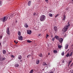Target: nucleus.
Here are the masks:
<instances>
[{"label": "nucleus", "mask_w": 73, "mask_h": 73, "mask_svg": "<svg viewBox=\"0 0 73 73\" xmlns=\"http://www.w3.org/2000/svg\"><path fill=\"white\" fill-rule=\"evenodd\" d=\"M31 55H29V54L27 56V58H29V57H31Z\"/></svg>", "instance_id": "c756f323"}, {"label": "nucleus", "mask_w": 73, "mask_h": 73, "mask_svg": "<svg viewBox=\"0 0 73 73\" xmlns=\"http://www.w3.org/2000/svg\"><path fill=\"white\" fill-rule=\"evenodd\" d=\"M48 38L47 37V36H46V38Z\"/></svg>", "instance_id": "5fc2aeb1"}, {"label": "nucleus", "mask_w": 73, "mask_h": 73, "mask_svg": "<svg viewBox=\"0 0 73 73\" xmlns=\"http://www.w3.org/2000/svg\"><path fill=\"white\" fill-rule=\"evenodd\" d=\"M66 57H68L69 56V54L68 53L67 54V55L66 56Z\"/></svg>", "instance_id": "cd10ccee"}, {"label": "nucleus", "mask_w": 73, "mask_h": 73, "mask_svg": "<svg viewBox=\"0 0 73 73\" xmlns=\"http://www.w3.org/2000/svg\"><path fill=\"white\" fill-rule=\"evenodd\" d=\"M3 52L4 54H5V53H6V51L5 50H3Z\"/></svg>", "instance_id": "a211bd4d"}, {"label": "nucleus", "mask_w": 73, "mask_h": 73, "mask_svg": "<svg viewBox=\"0 0 73 73\" xmlns=\"http://www.w3.org/2000/svg\"><path fill=\"white\" fill-rule=\"evenodd\" d=\"M72 1L73 2V0H72Z\"/></svg>", "instance_id": "864d4df0"}, {"label": "nucleus", "mask_w": 73, "mask_h": 73, "mask_svg": "<svg viewBox=\"0 0 73 73\" xmlns=\"http://www.w3.org/2000/svg\"><path fill=\"white\" fill-rule=\"evenodd\" d=\"M5 58H3L2 59V61L3 60H5Z\"/></svg>", "instance_id": "a19ab883"}, {"label": "nucleus", "mask_w": 73, "mask_h": 73, "mask_svg": "<svg viewBox=\"0 0 73 73\" xmlns=\"http://www.w3.org/2000/svg\"><path fill=\"white\" fill-rule=\"evenodd\" d=\"M20 62H23V60H21L20 61Z\"/></svg>", "instance_id": "de8ad7c7"}, {"label": "nucleus", "mask_w": 73, "mask_h": 73, "mask_svg": "<svg viewBox=\"0 0 73 73\" xmlns=\"http://www.w3.org/2000/svg\"><path fill=\"white\" fill-rule=\"evenodd\" d=\"M15 13L12 14H9L7 16H8V18H9V19H11V18L12 17H13L14 16L16 15H15Z\"/></svg>", "instance_id": "20e7f679"}, {"label": "nucleus", "mask_w": 73, "mask_h": 73, "mask_svg": "<svg viewBox=\"0 0 73 73\" xmlns=\"http://www.w3.org/2000/svg\"><path fill=\"white\" fill-rule=\"evenodd\" d=\"M24 26L26 28H27L28 27V25H27V24H25V25H24Z\"/></svg>", "instance_id": "4be33fe9"}, {"label": "nucleus", "mask_w": 73, "mask_h": 73, "mask_svg": "<svg viewBox=\"0 0 73 73\" xmlns=\"http://www.w3.org/2000/svg\"><path fill=\"white\" fill-rule=\"evenodd\" d=\"M58 48H62L61 46V45H58Z\"/></svg>", "instance_id": "b1692460"}, {"label": "nucleus", "mask_w": 73, "mask_h": 73, "mask_svg": "<svg viewBox=\"0 0 73 73\" xmlns=\"http://www.w3.org/2000/svg\"><path fill=\"white\" fill-rule=\"evenodd\" d=\"M27 34H31L32 31L31 30H27Z\"/></svg>", "instance_id": "0eeeda50"}, {"label": "nucleus", "mask_w": 73, "mask_h": 73, "mask_svg": "<svg viewBox=\"0 0 73 73\" xmlns=\"http://www.w3.org/2000/svg\"><path fill=\"white\" fill-rule=\"evenodd\" d=\"M49 73H54L53 72H50Z\"/></svg>", "instance_id": "49530a36"}, {"label": "nucleus", "mask_w": 73, "mask_h": 73, "mask_svg": "<svg viewBox=\"0 0 73 73\" xmlns=\"http://www.w3.org/2000/svg\"><path fill=\"white\" fill-rule=\"evenodd\" d=\"M36 64H38L40 63V60H37L36 61Z\"/></svg>", "instance_id": "9d476101"}, {"label": "nucleus", "mask_w": 73, "mask_h": 73, "mask_svg": "<svg viewBox=\"0 0 73 73\" xmlns=\"http://www.w3.org/2000/svg\"><path fill=\"white\" fill-rule=\"evenodd\" d=\"M49 16H50V17H52V14H49Z\"/></svg>", "instance_id": "7c9ffc66"}, {"label": "nucleus", "mask_w": 73, "mask_h": 73, "mask_svg": "<svg viewBox=\"0 0 73 73\" xmlns=\"http://www.w3.org/2000/svg\"><path fill=\"white\" fill-rule=\"evenodd\" d=\"M11 56L12 57H13V58H14V56L13 55H11Z\"/></svg>", "instance_id": "c03bdc74"}, {"label": "nucleus", "mask_w": 73, "mask_h": 73, "mask_svg": "<svg viewBox=\"0 0 73 73\" xmlns=\"http://www.w3.org/2000/svg\"><path fill=\"white\" fill-rule=\"evenodd\" d=\"M0 58H1V54H0Z\"/></svg>", "instance_id": "603ef678"}, {"label": "nucleus", "mask_w": 73, "mask_h": 73, "mask_svg": "<svg viewBox=\"0 0 73 73\" xmlns=\"http://www.w3.org/2000/svg\"><path fill=\"white\" fill-rule=\"evenodd\" d=\"M54 53H57V51L56 50H54L53 51Z\"/></svg>", "instance_id": "bb28decb"}, {"label": "nucleus", "mask_w": 73, "mask_h": 73, "mask_svg": "<svg viewBox=\"0 0 73 73\" xmlns=\"http://www.w3.org/2000/svg\"><path fill=\"white\" fill-rule=\"evenodd\" d=\"M35 15H36V13H33V16H35Z\"/></svg>", "instance_id": "4c0bfd02"}, {"label": "nucleus", "mask_w": 73, "mask_h": 73, "mask_svg": "<svg viewBox=\"0 0 73 73\" xmlns=\"http://www.w3.org/2000/svg\"><path fill=\"white\" fill-rule=\"evenodd\" d=\"M61 55L62 56H64V52H63L61 53Z\"/></svg>", "instance_id": "2f4dec72"}, {"label": "nucleus", "mask_w": 73, "mask_h": 73, "mask_svg": "<svg viewBox=\"0 0 73 73\" xmlns=\"http://www.w3.org/2000/svg\"><path fill=\"white\" fill-rule=\"evenodd\" d=\"M1 45V43H0V45Z\"/></svg>", "instance_id": "6e6d98bb"}, {"label": "nucleus", "mask_w": 73, "mask_h": 73, "mask_svg": "<svg viewBox=\"0 0 73 73\" xmlns=\"http://www.w3.org/2000/svg\"><path fill=\"white\" fill-rule=\"evenodd\" d=\"M16 23H17V21H16Z\"/></svg>", "instance_id": "3c124183"}, {"label": "nucleus", "mask_w": 73, "mask_h": 73, "mask_svg": "<svg viewBox=\"0 0 73 73\" xmlns=\"http://www.w3.org/2000/svg\"><path fill=\"white\" fill-rule=\"evenodd\" d=\"M45 1H48V0H45Z\"/></svg>", "instance_id": "8fccbe9b"}, {"label": "nucleus", "mask_w": 73, "mask_h": 73, "mask_svg": "<svg viewBox=\"0 0 73 73\" xmlns=\"http://www.w3.org/2000/svg\"><path fill=\"white\" fill-rule=\"evenodd\" d=\"M46 19V17L44 15H42L40 16V20L41 21H44Z\"/></svg>", "instance_id": "f03ea898"}, {"label": "nucleus", "mask_w": 73, "mask_h": 73, "mask_svg": "<svg viewBox=\"0 0 73 73\" xmlns=\"http://www.w3.org/2000/svg\"><path fill=\"white\" fill-rule=\"evenodd\" d=\"M58 14L57 15H56L55 16V18H56V17H58Z\"/></svg>", "instance_id": "58836bf2"}, {"label": "nucleus", "mask_w": 73, "mask_h": 73, "mask_svg": "<svg viewBox=\"0 0 73 73\" xmlns=\"http://www.w3.org/2000/svg\"><path fill=\"white\" fill-rule=\"evenodd\" d=\"M18 35L19 36H20V35H21V32H20V31L18 32Z\"/></svg>", "instance_id": "5701e85b"}, {"label": "nucleus", "mask_w": 73, "mask_h": 73, "mask_svg": "<svg viewBox=\"0 0 73 73\" xmlns=\"http://www.w3.org/2000/svg\"><path fill=\"white\" fill-rule=\"evenodd\" d=\"M2 37H3V36L1 35L0 36V38H2Z\"/></svg>", "instance_id": "ea45409f"}, {"label": "nucleus", "mask_w": 73, "mask_h": 73, "mask_svg": "<svg viewBox=\"0 0 73 73\" xmlns=\"http://www.w3.org/2000/svg\"><path fill=\"white\" fill-rule=\"evenodd\" d=\"M27 42L29 43H31V42H32V41L29 40H27Z\"/></svg>", "instance_id": "6ab92c4d"}, {"label": "nucleus", "mask_w": 73, "mask_h": 73, "mask_svg": "<svg viewBox=\"0 0 73 73\" xmlns=\"http://www.w3.org/2000/svg\"><path fill=\"white\" fill-rule=\"evenodd\" d=\"M69 73H73V70H70Z\"/></svg>", "instance_id": "a878e982"}, {"label": "nucleus", "mask_w": 73, "mask_h": 73, "mask_svg": "<svg viewBox=\"0 0 73 73\" xmlns=\"http://www.w3.org/2000/svg\"><path fill=\"white\" fill-rule=\"evenodd\" d=\"M31 1H29L28 2V5L29 6H30L31 5Z\"/></svg>", "instance_id": "f3484780"}, {"label": "nucleus", "mask_w": 73, "mask_h": 73, "mask_svg": "<svg viewBox=\"0 0 73 73\" xmlns=\"http://www.w3.org/2000/svg\"><path fill=\"white\" fill-rule=\"evenodd\" d=\"M6 32L7 34H8V35H9V28H8L7 29Z\"/></svg>", "instance_id": "6e6552de"}, {"label": "nucleus", "mask_w": 73, "mask_h": 73, "mask_svg": "<svg viewBox=\"0 0 73 73\" xmlns=\"http://www.w3.org/2000/svg\"><path fill=\"white\" fill-rule=\"evenodd\" d=\"M0 61H3V60L2 59V58H0Z\"/></svg>", "instance_id": "e433bc0d"}, {"label": "nucleus", "mask_w": 73, "mask_h": 73, "mask_svg": "<svg viewBox=\"0 0 73 73\" xmlns=\"http://www.w3.org/2000/svg\"><path fill=\"white\" fill-rule=\"evenodd\" d=\"M43 65L45 66V65H47V64L46 63V62H44L43 64Z\"/></svg>", "instance_id": "412c9836"}, {"label": "nucleus", "mask_w": 73, "mask_h": 73, "mask_svg": "<svg viewBox=\"0 0 73 73\" xmlns=\"http://www.w3.org/2000/svg\"><path fill=\"white\" fill-rule=\"evenodd\" d=\"M68 46H69L68 44H66L65 45V49H68Z\"/></svg>", "instance_id": "9b49d317"}, {"label": "nucleus", "mask_w": 73, "mask_h": 73, "mask_svg": "<svg viewBox=\"0 0 73 73\" xmlns=\"http://www.w3.org/2000/svg\"><path fill=\"white\" fill-rule=\"evenodd\" d=\"M23 36H21L18 37V39L19 40H23Z\"/></svg>", "instance_id": "423d86ee"}, {"label": "nucleus", "mask_w": 73, "mask_h": 73, "mask_svg": "<svg viewBox=\"0 0 73 73\" xmlns=\"http://www.w3.org/2000/svg\"><path fill=\"white\" fill-rule=\"evenodd\" d=\"M14 42L16 44H17L18 43V42L16 41V40H14Z\"/></svg>", "instance_id": "f704fd0d"}, {"label": "nucleus", "mask_w": 73, "mask_h": 73, "mask_svg": "<svg viewBox=\"0 0 73 73\" xmlns=\"http://www.w3.org/2000/svg\"><path fill=\"white\" fill-rule=\"evenodd\" d=\"M8 19V16H6V17H4L3 18H1L0 19V20H1V21H3V22H5L7 19Z\"/></svg>", "instance_id": "7ed1b4c3"}, {"label": "nucleus", "mask_w": 73, "mask_h": 73, "mask_svg": "<svg viewBox=\"0 0 73 73\" xmlns=\"http://www.w3.org/2000/svg\"><path fill=\"white\" fill-rule=\"evenodd\" d=\"M48 54V56H49V55H50V53L49 52Z\"/></svg>", "instance_id": "09e8293b"}, {"label": "nucleus", "mask_w": 73, "mask_h": 73, "mask_svg": "<svg viewBox=\"0 0 73 73\" xmlns=\"http://www.w3.org/2000/svg\"><path fill=\"white\" fill-rule=\"evenodd\" d=\"M64 60H63L62 61V63H64Z\"/></svg>", "instance_id": "a18cd8bd"}, {"label": "nucleus", "mask_w": 73, "mask_h": 73, "mask_svg": "<svg viewBox=\"0 0 73 73\" xmlns=\"http://www.w3.org/2000/svg\"><path fill=\"white\" fill-rule=\"evenodd\" d=\"M38 56L40 57H42V53H40V54H39Z\"/></svg>", "instance_id": "dca6fc26"}, {"label": "nucleus", "mask_w": 73, "mask_h": 73, "mask_svg": "<svg viewBox=\"0 0 73 73\" xmlns=\"http://www.w3.org/2000/svg\"><path fill=\"white\" fill-rule=\"evenodd\" d=\"M15 67H19V64H17L15 65Z\"/></svg>", "instance_id": "ddd939ff"}, {"label": "nucleus", "mask_w": 73, "mask_h": 73, "mask_svg": "<svg viewBox=\"0 0 73 73\" xmlns=\"http://www.w3.org/2000/svg\"><path fill=\"white\" fill-rule=\"evenodd\" d=\"M54 30H55V32H56L57 31V27L56 26L54 27Z\"/></svg>", "instance_id": "2eb2a0df"}, {"label": "nucleus", "mask_w": 73, "mask_h": 73, "mask_svg": "<svg viewBox=\"0 0 73 73\" xmlns=\"http://www.w3.org/2000/svg\"><path fill=\"white\" fill-rule=\"evenodd\" d=\"M33 70H32L30 72V73H33Z\"/></svg>", "instance_id": "473e14b6"}, {"label": "nucleus", "mask_w": 73, "mask_h": 73, "mask_svg": "<svg viewBox=\"0 0 73 73\" xmlns=\"http://www.w3.org/2000/svg\"><path fill=\"white\" fill-rule=\"evenodd\" d=\"M55 38L57 39V40H58L59 39V36H55Z\"/></svg>", "instance_id": "f8f14e48"}, {"label": "nucleus", "mask_w": 73, "mask_h": 73, "mask_svg": "<svg viewBox=\"0 0 73 73\" xmlns=\"http://www.w3.org/2000/svg\"><path fill=\"white\" fill-rule=\"evenodd\" d=\"M58 40H59L60 42V43H62V42L63 41V38H59V39Z\"/></svg>", "instance_id": "39448f33"}, {"label": "nucleus", "mask_w": 73, "mask_h": 73, "mask_svg": "<svg viewBox=\"0 0 73 73\" xmlns=\"http://www.w3.org/2000/svg\"><path fill=\"white\" fill-rule=\"evenodd\" d=\"M46 37H49V35H48V34H46Z\"/></svg>", "instance_id": "37998d69"}, {"label": "nucleus", "mask_w": 73, "mask_h": 73, "mask_svg": "<svg viewBox=\"0 0 73 73\" xmlns=\"http://www.w3.org/2000/svg\"><path fill=\"white\" fill-rule=\"evenodd\" d=\"M54 40H55V37H54L52 39V41H54Z\"/></svg>", "instance_id": "72a5a7b5"}, {"label": "nucleus", "mask_w": 73, "mask_h": 73, "mask_svg": "<svg viewBox=\"0 0 73 73\" xmlns=\"http://www.w3.org/2000/svg\"><path fill=\"white\" fill-rule=\"evenodd\" d=\"M64 18L62 19L63 20H65L66 19V15H64L63 16Z\"/></svg>", "instance_id": "4468645a"}, {"label": "nucleus", "mask_w": 73, "mask_h": 73, "mask_svg": "<svg viewBox=\"0 0 73 73\" xmlns=\"http://www.w3.org/2000/svg\"><path fill=\"white\" fill-rule=\"evenodd\" d=\"M2 5V1H0V5L1 6Z\"/></svg>", "instance_id": "c85d7f7f"}, {"label": "nucleus", "mask_w": 73, "mask_h": 73, "mask_svg": "<svg viewBox=\"0 0 73 73\" xmlns=\"http://www.w3.org/2000/svg\"><path fill=\"white\" fill-rule=\"evenodd\" d=\"M39 36H41V34H38Z\"/></svg>", "instance_id": "79ce46f5"}, {"label": "nucleus", "mask_w": 73, "mask_h": 73, "mask_svg": "<svg viewBox=\"0 0 73 73\" xmlns=\"http://www.w3.org/2000/svg\"><path fill=\"white\" fill-rule=\"evenodd\" d=\"M71 62H72V61H70L68 63V66H69L70 65V64H71Z\"/></svg>", "instance_id": "aec40b11"}, {"label": "nucleus", "mask_w": 73, "mask_h": 73, "mask_svg": "<svg viewBox=\"0 0 73 73\" xmlns=\"http://www.w3.org/2000/svg\"><path fill=\"white\" fill-rule=\"evenodd\" d=\"M73 63H72L70 65V67H72V66H73Z\"/></svg>", "instance_id": "c9c22d12"}, {"label": "nucleus", "mask_w": 73, "mask_h": 73, "mask_svg": "<svg viewBox=\"0 0 73 73\" xmlns=\"http://www.w3.org/2000/svg\"><path fill=\"white\" fill-rule=\"evenodd\" d=\"M70 26V24H69V21H68L67 24L66 25H65L63 28L62 31L64 32H66L68 31V29L69 28Z\"/></svg>", "instance_id": "f257e3e1"}, {"label": "nucleus", "mask_w": 73, "mask_h": 73, "mask_svg": "<svg viewBox=\"0 0 73 73\" xmlns=\"http://www.w3.org/2000/svg\"><path fill=\"white\" fill-rule=\"evenodd\" d=\"M72 54H73V52H72L70 53V54L69 55V57H70L71 56H72Z\"/></svg>", "instance_id": "393cba45"}, {"label": "nucleus", "mask_w": 73, "mask_h": 73, "mask_svg": "<svg viewBox=\"0 0 73 73\" xmlns=\"http://www.w3.org/2000/svg\"><path fill=\"white\" fill-rule=\"evenodd\" d=\"M22 58V56L20 55H19L18 56V59L19 60H21Z\"/></svg>", "instance_id": "1a4fd4ad"}]
</instances>
